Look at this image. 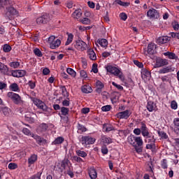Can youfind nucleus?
<instances>
[{"label": "nucleus", "mask_w": 179, "mask_h": 179, "mask_svg": "<svg viewBox=\"0 0 179 179\" xmlns=\"http://www.w3.org/2000/svg\"><path fill=\"white\" fill-rule=\"evenodd\" d=\"M106 69L107 72H109V73H112V75L117 76L120 80H124L125 78L124 75L122 74V72H121V70H120L118 68L109 65L106 67Z\"/></svg>", "instance_id": "1"}, {"label": "nucleus", "mask_w": 179, "mask_h": 179, "mask_svg": "<svg viewBox=\"0 0 179 179\" xmlns=\"http://www.w3.org/2000/svg\"><path fill=\"white\" fill-rule=\"evenodd\" d=\"M36 106L38 108H40L41 110H43V111H44V114L47 117H50V115H51V114L52 113V109L46 106L45 103L43 102V101L38 100L36 102Z\"/></svg>", "instance_id": "2"}, {"label": "nucleus", "mask_w": 179, "mask_h": 179, "mask_svg": "<svg viewBox=\"0 0 179 179\" xmlns=\"http://www.w3.org/2000/svg\"><path fill=\"white\" fill-rule=\"evenodd\" d=\"M135 144L134 145V149L136 152V153H138V155H141L142 152H143V140H142V137L138 136L135 138Z\"/></svg>", "instance_id": "3"}, {"label": "nucleus", "mask_w": 179, "mask_h": 179, "mask_svg": "<svg viewBox=\"0 0 179 179\" xmlns=\"http://www.w3.org/2000/svg\"><path fill=\"white\" fill-rule=\"evenodd\" d=\"M7 96L13 101L14 104H20V103H22V97H20V95L18 94L8 92Z\"/></svg>", "instance_id": "4"}, {"label": "nucleus", "mask_w": 179, "mask_h": 179, "mask_svg": "<svg viewBox=\"0 0 179 179\" xmlns=\"http://www.w3.org/2000/svg\"><path fill=\"white\" fill-rule=\"evenodd\" d=\"M74 47L78 51H85L87 48V44L82 40H78L75 41Z\"/></svg>", "instance_id": "5"}, {"label": "nucleus", "mask_w": 179, "mask_h": 179, "mask_svg": "<svg viewBox=\"0 0 179 179\" xmlns=\"http://www.w3.org/2000/svg\"><path fill=\"white\" fill-rule=\"evenodd\" d=\"M141 135H143L144 138H146V139H148V138H150V133L149 132V129L146 127V124L141 122Z\"/></svg>", "instance_id": "6"}, {"label": "nucleus", "mask_w": 179, "mask_h": 179, "mask_svg": "<svg viewBox=\"0 0 179 179\" xmlns=\"http://www.w3.org/2000/svg\"><path fill=\"white\" fill-rule=\"evenodd\" d=\"M96 142V138L87 136L81 138L82 145H93Z\"/></svg>", "instance_id": "7"}, {"label": "nucleus", "mask_w": 179, "mask_h": 179, "mask_svg": "<svg viewBox=\"0 0 179 179\" xmlns=\"http://www.w3.org/2000/svg\"><path fill=\"white\" fill-rule=\"evenodd\" d=\"M147 16L150 19H159L160 17V15L159 14V11L155 8H151L147 12Z\"/></svg>", "instance_id": "8"}, {"label": "nucleus", "mask_w": 179, "mask_h": 179, "mask_svg": "<svg viewBox=\"0 0 179 179\" xmlns=\"http://www.w3.org/2000/svg\"><path fill=\"white\" fill-rule=\"evenodd\" d=\"M10 76L13 78H23L26 76V71L24 70H13L10 72Z\"/></svg>", "instance_id": "9"}, {"label": "nucleus", "mask_w": 179, "mask_h": 179, "mask_svg": "<svg viewBox=\"0 0 179 179\" xmlns=\"http://www.w3.org/2000/svg\"><path fill=\"white\" fill-rule=\"evenodd\" d=\"M50 22V16L47 14L42 15L36 19L37 24H45Z\"/></svg>", "instance_id": "10"}, {"label": "nucleus", "mask_w": 179, "mask_h": 179, "mask_svg": "<svg viewBox=\"0 0 179 179\" xmlns=\"http://www.w3.org/2000/svg\"><path fill=\"white\" fill-rule=\"evenodd\" d=\"M0 73L1 75H6L7 76H10V71H9V68L5 64L0 62Z\"/></svg>", "instance_id": "11"}, {"label": "nucleus", "mask_w": 179, "mask_h": 179, "mask_svg": "<svg viewBox=\"0 0 179 179\" xmlns=\"http://www.w3.org/2000/svg\"><path fill=\"white\" fill-rule=\"evenodd\" d=\"M130 115H131V113H129V110H126L122 112H119L117 114V117L120 118V120H128Z\"/></svg>", "instance_id": "12"}, {"label": "nucleus", "mask_w": 179, "mask_h": 179, "mask_svg": "<svg viewBox=\"0 0 179 179\" xmlns=\"http://www.w3.org/2000/svg\"><path fill=\"white\" fill-rule=\"evenodd\" d=\"M32 138L35 139L38 145H45L47 143V140H45L44 138H41V136L37 134H32Z\"/></svg>", "instance_id": "13"}, {"label": "nucleus", "mask_w": 179, "mask_h": 179, "mask_svg": "<svg viewBox=\"0 0 179 179\" xmlns=\"http://www.w3.org/2000/svg\"><path fill=\"white\" fill-rule=\"evenodd\" d=\"M165 65H169V61L166 59H157L155 62V68H162Z\"/></svg>", "instance_id": "14"}, {"label": "nucleus", "mask_w": 179, "mask_h": 179, "mask_svg": "<svg viewBox=\"0 0 179 179\" xmlns=\"http://www.w3.org/2000/svg\"><path fill=\"white\" fill-rule=\"evenodd\" d=\"M156 44L149 43L148 46V50L144 52L145 55H153L155 52Z\"/></svg>", "instance_id": "15"}, {"label": "nucleus", "mask_w": 179, "mask_h": 179, "mask_svg": "<svg viewBox=\"0 0 179 179\" xmlns=\"http://www.w3.org/2000/svg\"><path fill=\"white\" fill-rule=\"evenodd\" d=\"M88 176L91 179L97 178V171L94 167H91L88 169Z\"/></svg>", "instance_id": "16"}, {"label": "nucleus", "mask_w": 179, "mask_h": 179, "mask_svg": "<svg viewBox=\"0 0 179 179\" xmlns=\"http://www.w3.org/2000/svg\"><path fill=\"white\" fill-rule=\"evenodd\" d=\"M87 54L90 59H91L92 61H96V59H97V55H96V52H94V50L93 49H88L87 51Z\"/></svg>", "instance_id": "17"}, {"label": "nucleus", "mask_w": 179, "mask_h": 179, "mask_svg": "<svg viewBox=\"0 0 179 179\" xmlns=\"http://www.w3.org/2000/svg\"><path fill=\"white\" fill-rule=\"evenodd\" d=\"M48 129V124L45 123L41 124L37 128L38 134H43V132H45Z\"/></svg>", "instance_id": "18"}, {"label": "nucleus", "mask_w": 179, "mask_h": 179, "mask_svg": "<svg viewBox=\"0 0 179 179\" xmlns=\"http://www.w3.org/2000/svg\"><path fill=\"white\" fill-rule=\"evenodd\" d=\"M169 41L170 39H169V36H160L157 39V43L161 45V44H166L169 43Z\"/></svg>", "instance_id": "19"}, {"label": "nucleus", "mask_w": 179, "mask_h": 179, "mask_svg": "<svg viewBox=\"0 0 179 179\" xmlns=\"http://www.w3.org/2000/svg\"><path fill=\"white\" fill-rule=\"evenodd\" d=\"M147 110H148L150 113H152V111H156V103L152 101H148L147 105Z\"/></svg>", "instance_id": "20"}, {"label": "nucleus", "mask_w": 179, "mask_h": 179, "mask_svg": "<svg viewBox=\"0 0 179 179\" xmlns=\"http://www.w3.org/2000/svg\"><path fill=\"white\" fill-rule=\"evenodd\" d=\"M96 93H101V92L103 91V89H104V84H103L101 81L97 80L96 83Z\"/></svg>", "instance_id": "21"}, {"label": "nucleus", "mask_w": 179, "mask_h": 179, "mask_svg": "<svg viewBox=\"0 0 179 179\" xmlns=\"http://www.w3.org/2000/svg\"><path fill=\"white\" fill-rule=\"evenodd\" d=\"M101 141L102 142V143H104L105 145H110V143H113V141L111 140V138L104 135L101 136Z\"/></svg>", "instance_id": "22"}, {"label": "nucleus", "mask_w": 179, "mask_h": 179, "mask_svg": "<svg viewBox=\"0 0 179 179\" xmlns=\"http://www.w3.org/2000/svg\"><path fill=\"white\" fill-rule=\"evenodd\" d=\"M61 45V40L56 39L50 45V47L52 50H55V48H58Z\"/></svg>", "instance_id": "23"}, {"label": "nucleus", "mask_w": 179, "mask_h": 179, "mask_svg": "<svg viewBox=\"0 0 179 179\" xmlns=\"http://www.w3.org/2000/svg\"><path fill=\"white\" fill-rule=\"evenodd\" d=\"M81 90L83 93H92L93 92V90L92 89V87L89 85H85L81 87Z\"/></svg>", "instance_id": "24"}, {"label": "nucleus", "mask_w": 179, "mask_h": 179, "mask_svg": "<svg viewBox=\"0 0 179 179\" xmlns=\"http://www.w3.org/2000/svg\"><path fill=\"white\" fill-rule=\"evenodd\" d=\"M70 162L68 159H64L61 164V167L64 169V170H68L69 167H72V166H69Z\"/></svg>", "instance_id": "25"}, {"label": "nucleus", "mask_w": 179, "mask_h": 179, "mask_svg": "<svg viewBox=\"0 0 179 179\" xmlns=\"http://www.w3.org/2000/svg\"><path fill=\"white\" fill-rule=\"evenodd\" d=\"M0 111L3 113L5 117H9V114L10 113V108L8 107L0 108Z\"/></svg>", "instance_id": "26"}, {"label": "nucleus", "mask_w": 179, "mask_h": 179, "mask_svg": "<svg viewBox=\"0 0 179 179\" xmlns=\"http://www.w3.org/2000/svg\"><path fill=\"white\" fill-rule=\"evenodd\" d=\"M9 89L10 90H12V92H20V88H19V85H17V83H12Z\"/></svg>", "instance_id": "27"}, {"label": "nucleus", "mask_w": 179, "mask_h": 179, "mask_svg": "<svg viewBox=\"0 0 179 179\" xmlns=\"http://www.w3.org/2000/svg\"><path fill=\"white\" fill-rule=\"evenodd\" d=\"M97 43L101 45V47H103V48H106L107 45H108V41L106 39L102 38V39H99L97 41Z\"/></svg>", "instance_id": "28"}, {"label": "nucleus", "mask_w": 179, "mask_h": 179, "mask_svg": "<svg viewBox=\"0 0 179 179\" xmlns=\"http://www.w3.org/2000/svg\"><path fill=\"white\" fill-rule=\"evenodd\" d=\"M173 68L171 66H167L163 68L159 71V73H169V72H173Z\"/></svg>", "instance_id": "29"}, {"label": "nucleus", "mask_w": 179, "mask_h": 179, "mask_svg": "<svg viewBox=\"0 0 179 179\" xmlns=\"http://www.w3.org/2000/svg\"><path fill=\"white\" fill-rule=\"evenodd\" d=\"M37 162V155H32L29 159H28V163L29 164H34Z\"/></svg>", "instance_id": "30"}, {"label": "nucleus", "mask_w": 179, "mask_h": 179, "mask_svg": "<svg viewBox=\"0 0 179 179\" xmlns=\"http://www.w3.org/2000/svg\"><path fill=\"white\" fill-rule=\"evenodd\" d=\"M77 128H78V134H83V132H86V131H87V129H86V127H85V126L79 123L78 124Z\"/></svg>", "instance_id": "31"}, {"label": "nucleus", "mask_w": 179, "mask_h": 179, "mask_svg": "<svg viewBox=\"0 0 179 179\" xmlns=\"http://www.w3.org/2000/svg\"><path fill=\"white\" fill-rule=\"evenodd\" d=\"M73 17L75 19H79L80 17H82V10H76L73 13Z\"/></svg>", "instance_id": "32"}, {"label": "nucleus", "mask_w": 179, "mask_h": 179, "mask_svg": "<svg viewBox=\"0 0 179 179\" xmlns=\"http://www.w3.org/2000/svg\"><path fill=\"white\" fill-rule=\"evenodd\" d=\"M66 170V174H68L71 178H73V177H75V174L73 173V168L72 166H69V169Z\"/></svg>", "instance_id": "33"}, {"label": "nucleus", "mask_w": 179, "mask_h": 179, "mask_svg": "<svg viewBox=\"0 0 179 179\" xmlns=\"http://www.w3.org/2000/svg\"><path fill=\"white\" fill-rule=\"evenodd\" d=\"M64 141H65L63 137H57L52 143V145H61V143H63Z\"/></svg>", "instance_id": "34"}, {"label": "nucleus", "mask_w": 179, "mask_h": 179, "mask_svg": "<svg viewBox=\"0 0 179 179\" xmlns=\"http://www.w3.org/2000/svg\"><path fill=\"white\" fill-rule=\"evenodd\" d=\"M67 41L65 43V45H69L72 41H73V34L67 32Z\"/></svg>", "instance_id": "35"}, {"label": "nucleus", "mask_w": 179, "mask_h": 179, "mask_svg": "<svg viewBox=\"0 0 179 179\" xmlns=\"http://www.w3.org/2000/svg\"><path fill=\"white\" fill-rule=\"evenodd\" d=\"M164 55H165V57H168L169 59H176L177 58L176 53H173L171 52H166L164 53Z\"/></svg>", "instance_id": "36"}, {"label": "nucleus", "mask_w": 179, "mask_h": 179, "mask_svg": "<svg viewBox=\"0 0 179 179\" xmlns=\"http://www.w3.org/2000/svg\"><path fill=\"white\" fill-rule=\"evenodd\" d=\"M103 129H104L106 132H110V131H113L114 127L111 126V124H104L103 126Z\"/></svg>", "instance_id": "37"}, {"label": "nucleus", "mask_w": 179, "mask_h": 179, "mask_svg": "<svg viewBox=\"0 0 179 179\" xmlns=\"http://www.w3.org/2000/svg\"><path fill=\"white\" fill-rule=\"evenodd\" d=\"M141 73L143 78H150V71L146 69H143Z\"/></svg>", "instance_id": "38"}, {"label": "nucleus", "mask_w": 179, "mask_h": 179, "mask_svg": "<svg viewBox=\"0 0 179 179\" xmlns=\"http://www.w3.org/2000/svg\"><path fill=\"white\" fill-rule=\"evenodd\" d=\"M66 72H67V73H69V75H71V76H72V78H76V71L75 70H73V69L68 68L66 69Z\"/></svg>", "instance_id": "39"}, {"label": "nucleus", "mask_w": 179, "mask_h": 179, "mask_svg": "<svg viewBox=\"0 0 179 179\" xmlns=\"http://www.w3.org/2000/svg\"><path fill=\"white\" fill-rule=\"evenodd\" d=\"M25 120L26 121H28V122H30V124L34 122V118L31 117V115L30 113H27L25 115Z\"/></svg>", "instance_id": "40"}, {"label": "nucleus", "mask_w": 179, "mask_h": 179, "mask_svg": "<svg viewBox=\"0 0 179 179\" xmlns=\"http://www.w3.org/2000/svg\"><path fill=\"white\" fill-rule=\"evenodd\" d=\"M76 155H78L80 157H87V153L85 151H82L80 150H76Z\"/></svg>", "instance_id": "41"}, {"label": "nucleus", "mask_w": 179, "mask_h": 179, "mask_svg": "<svg viewBox=\"0 0 179 179\" xmlns=\"http://www.w3.org/2000/svg\"><path fill=\"white\" fill-rule=\"evenodd\" d=\"M157 133L159 136H160L162 139H167V138H169L167 134H166V132H164V131H158Z\"/></svg>", "instance_id": "42"}, {"label": "nucleus", "mask_w": 179, "mask_h": 179, "mask_svg": "<svg viewBox=\"0 0 179 179\" xmlns=\"http://www.w3.org/2000/svg\"><path fill=\"white\" fill-rule=\"evenodd\" d=\"M9 65L11 68L16 69V68H19V66H20V63L19 62H12L9 64Z\"/></svg>", "instance_id": "43"}, {"label": "nucleus", "mask_w": 179, "mask_h": 179, "mask_svg": "<svg viewBox=\"0 0 179 179\" xmlns=\"http://www.w3.org/2000/svg\"><path fill=\"white\" fill-rule=\"evenodd\" d=\"M80 23H83V24H90L91 21L90 19L87 17H84L83 19H80Z\"/></svg>", "instance_id": "44"}, {"label": "nucleus", "mask_w": 179, "mask_h": 179, "mask_svg": "<svg viewBox=\"0 0 179 179\" xmlns=\"http://www.w3.org/2000/svg\"><path fill=\"white\" fill-rule=\"evenodd\" d=\"M61 113H62V115H68V114L69 113V108L66 107H62Z\"/></svg>", "instance_id": "45"}, {"label": "nucleus", "mask_w": 179, "mask_h": 179, "mask_svg": "<svg viewBox=\"0 0 179 179\" xmlns=\"http://www.w3.org/2000/svg\"><path fill=\"white\" fill-rule=\"evenodd\" d=\"M136 138V136H129L128 137V142L129 143H130V145H132V146H135V138Z\"/></svg>", "instance_id": "46"}, {"label": "nucleus", "mask_w": 179, "mask_h": 179, "mask_svg": "<svg viewBox=\"0 0 179 179\" xmlns=\"http://www.w3.org/2000/svg\"><path fill=\"white\" fill-rule=\"evenodd\" d=\"M60 89L62 90V93L64 97H68L69 96L68 94V91L66 90V87H65V86H62Z\"/></svg>", "instance_id": "47"}, {"label": "nucleus", "mask_w": 179, "mask_h": 179, "mask_svg": "<svg viewBox=\"0 0 179 179\" xmlns=\"http://www.w3.org/2000/svg\"><path fill=\"white\" fill-rule=\"evenodd\" d=\"M41 174H43V171H39L36 175L32 176L31 179H41Z\"/></svg>", "instance_id": "48"}, {"label": "nucleus", "mask_w": 179, "mask_h": 179, "mask_svg": "<svg viewBox=\"0 0 179 179\" xmlns=\"http://www.w3.org/2000/svg\"><path fill=\"white\" fill-rule=\"evenodd\" d=\"M22 133L24 134V135H27V136H32L33 134H31V131H30V130L27 128H24L22 129Z\"/></svg>", "instance_id": "49"}, {"label": "nucleus", "mask_w": 179, "mask_h": 179, "mask_svg": "<svg viewBox=\"0 0 179 179\" xmlns=\"http://www.w3.org/2000/svg\"><path fill=\"white\" fill-rule=\"evenodd\" d=\"M145 142H148V143H155L156 142V139H155V136H150V137H148L146 138Z\"/></svg>", "instance_id": "50"}, {"label": "nucleus", "mask_w": 179, "mask_h": 179, "mask_svg": "<svg viewBox=\"0 0 179 179\" xmlns=\"http://www.w3.org/2000/svg\"><path fill=\"white\" fill-rule=\"evenodd\" d=\"M9 3L8 0H0V8H5Z\"/></svg>", "instance_id": "51"}, {"label": "nucleus", "mask_w": 179, "mask_h": 179, "mask_svg": "<svg viewBox=\"0 0 179 179\" xmlns=\"http://www.w3.org/2000/svg\"><path fill=\"white\" fill-rule=\"evenodd\" d=\"M8 12L13 15H17V10L13 7H10L8 8Z\"/></svg>", "instance_id": "52"}, {"label": "nucleus", "mask_w": 179, "mask_h": 179, "mask_svg": "<svg viewBox=\"0 0 179 179\" xmlns=\"http://www.w3.org/2000/svg\"><path fill=\"white\" fill-rule=\"evenodd\" d=\"M10 50H12V48L8 44L4 45L3 47V50L4 52H9Z\"/></svg>", "instance_id": "53"}, {"label": "nucleus", "mask_w": 179, "mask_h": 179, "mask_svg": "<svg viewBox=\"0 0 179 179\" xmlns=\"http://www.w3.org/2000/svg\"><path fill=\"white\" fill-rule=\"evenodd\" d=\"M34 53L37 57H43V53L41 52V50H40V49H38V48L34 49Z\"/></svg>", "instance_id": "54"}, {"label": "nucleus", "mask_w": 179, "mask_h": 179, "mask_svg": "<svg viewBox=\"0 0 179 179\" xmlns=\"http://www.w3.org/2000/svg\"><path fill=\"white\" fill-rule=\"evenodd\" d=\"M8 169L9 170H16V169H17V164L15 163H10L8 164Z\"/></svg>", "instance_id": "55"}, {"label": "nucleus", "mask_w": 179, "mask_h": 179, "mask_svg": "<svg viewBox=\"0 0 179 179\" xmlns=\"http://www.w3.org/2000/svg\"><path fill=\"white\" fill-rule=\"evenodd\" d=\"M178 107V105L177 104V101H172L171 103V108H172V110H177Z\"/></svg>", "instance_id": "56"}, {"label": "nucleus", "mask_w": 179, "mask_h": 179, "mask_svg": "<svg viewBox=\"0 0 179 179\" xmlns=\"http://www.w3.org/2000/svg\"><path fill=\"white\" fill-rule=\"evenodd\" d=\"M28 85L32 90L36 88V82H33L32 80H29L28 82Z\"/></svg>", "instance_id": "57"}, {"label": "nucleus", "mask_w": 179, "mask_h": 179, "mask_svg": "<svg viewBox=\"0 0 179 179\" xmlns=\"http://www.w3.org/2000/svg\"><path fill=\"white\" fill-rule=\"evenodd\" d=\"M101 153L103 154V155H107V153H108V148H107V146H106V145H103L102 147H101Z\"/></svg>", "instance_id": "58"}, {"label": "nucleus", "mask_w": 179, "mask_h": 179, "mask_svg": "<svg viewBox=\"0 0 179 179\" xmlns=\"http://www.w3.org/2000/svg\"><path fill=\"white\" fill-rule=\"evenodd\" d=\"M120 17L122 20L125 21V20H127V19H128V15H127V13H121L120 14Z\"/></svg>", "instance_id": "59"}, {"label": "nucleus", "mask_w": 179, "mask_h": 179, "mask_svg": "<svg viewBox=\"0 0 179 179\" xmlns=\"http://www.w3.org/2000/svg\"><path fill=\"white\" fill-rule=\"evenodd\" d=\"M72 158L73 160H74V162H77V163H82V162H83V159L78 156H73Z\"/></svg>", "instance_id": "60"}, {"label": "nucleus", "mask_w": 179, "mask_h": 179, "mask_svg": "<svg viewBox=\"0 0 179 179\" xmlns=\"http://www.w3.org/2000/svg\"><path fill=\"white\" fill-rule=\"evenodd\" d=\"M101 110L105 112L110 111V110H111V106L106 105V106H102Z\"/></svg>", "instance_id": "61"}, {"label": "nucleus", "mask_w": 179, "mask_h": 179, "mask_svg": "<svg viewBox=\"0 0 179 179\" xmlns=\"http://www.w3.org/2000/svg\"><path fill=\"white\" fill-rule=\"evenodd\" d=\"M134 65H136V66H138V68H143V64H142L138 60H134Z\"/></svg>", "instance_id": "62"}, {"label": "nucleus", "mask_w": 179, "mask_h": 179, "mask_svg": "<svg viewBox=\"0 0 179 179\" xmlns=\"http://www.w3.org/2000/svg\"><path fill=\"white\" fill-rule=\"evenodd\" d=\"M162 168L164 169H167V159H163L161 164Z\"/></svg>", "instance_id": "63"}, {"label": "nucleus", "mask_w": 179, "mask_h": 179, "mask_svg": "<svg viewBox=\"0 0 179 179\" xmlns=\"http://www.w3.org/2000/svg\"><path fill=\"white\" fill-rule=\"evenodd\" d=\"M173 124L176 128H179V118L176 117L173 120Z\"/></svg>", "instance_id": "64"}]
</instances>
